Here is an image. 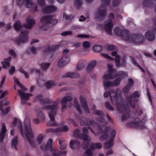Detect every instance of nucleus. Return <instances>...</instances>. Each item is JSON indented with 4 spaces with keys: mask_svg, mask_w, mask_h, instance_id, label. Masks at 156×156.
<instances>
[{
    "mask_svg": "<svg viewBox=\"0 0 156 156\" xmlns=\"http://www.w3.org/2000/svg\"><path fill=\"white\" fill-rule=\"evenodd\" d=\"M76 37L78 38H90V37L89 35L87 34H78L77 35Z\"/></svg>",
    "mask_w": 156,
    "mask_h": 156,
    "instance_id": "obj_49",
    "label": "nucleus"
},
{
    "mask_svg": "<svg viewBox=\"0 0 156 156\" xmlns=\"http://www.w3.org/2000/svg\"><path fill=\"white\" fill-rule=\"evenodd\" d=\"M121 94V91L119 89L117 88L116 92L113 89H111L109 90V93L105 92L104 96L105 98H106L109 96L112 103L115 105L118 111L119 112L124 113L121 118L122 120L124 121L129 117L128 113L129 109L127 106L122 105Z\"/></svg>",
    "mask_w": 156,
    "mask_h": 156,
    "instance_id": "obj_2",
    "label": "nucleus"
},
{
    "mask_svg": "<svg viewBox=\"0 0 156 156\" xmlns=\"http://www.w3.org/2000/svg\"><path fill=\"white\" fill-rule=\"evenodd\" d=\"M81 146L80 143L78 140H71L69 143V146L73 149H76L79 148Z\"/></svg>",
    "mask_w": 156,
    "mask_h": 156,
    "instance_id": "obj_28",
    "label": "nucleus"
},
{
    "mask_svg": "<svg viewBox=\"0 0 156 156\" xmlns=\"http://www.w3.org/2000/svg\"><path fill=\"white\" fill-rule=\"evenodd\" d=\"M64 140L61 138L59 139L58 143L61 150H64L66 147V144L64 143Z\"/></svg>",
    "mask_w": 156,
    "mask_h": 156,
    "instance_id": "obj_35",
    "label": "nucleus"
},
{
    "mask_svg": "<svg viewBox=\"0 0 156 156\" xmlns=\"http://www.w3.org/2000/svg\"><path fill=\"white\" fill-rule=\"evenodd\" d=\"M107 66L108 73L104 74L102 77L103 85L105 90L108 89L110 87L118 86L121 78L127 76V73L122 71H120L117 74H115L116 70L113 68L112 64L108 63Z\"/></svg>",
    "mask_w": 156,
    "mask_h": 156,
    "instance_id": "obj_1",
    "label": "nucleus"
},
{
    "mask_svg": "<svg viewBox=\"0 0 156 156\" xmlns=\"http://www.w3.org/2000/svg\"><path fill=\"white\" fill-rule=\"evenodd\" d=\"M80 103L81 104L82 107L85 112L88 113L89 111L87 106L85 98L83 96H81L80 97Z\"/></svg>",
    "mask_w": 156,
    "mask_h": 156,
    "instance_id": "obj_27",
    "label": "nucleus"
},
{
    "mask_svg": "<svg viewBox=\"0 0 156 156\" xmlns=\"http://www.w3.org/2000/svg\"><path fill=\"white\" fill-rule=\"evenodd\" d=\"M110 0H102L101 5L95 13L94 16L96 19L101 20L106 16L105 7L109 5Z\"/></svg>",
    "mask_w": 156,
    "mask_h": 156,
    "instance_id": "obj_11",
    "label": "nucleus"
},
{
    "mask_svg": "<svg viewBox=\"0 0 156 156\" xmlns=\"http://www.w3.org/2000/svg\"><path fill=\"white\" fill-rule=\"evenodd\" d=\"M82 138L83 142L82 146L84 149H86L88 148L90 143L91 139L90 137H81Z\"/></svg>",
    "mask_w": 156,
    "mask_h": 156,
    "instance_id": "obj_25",
    "label": "nucleus"
},
{
    "mask_svg": "<svg viewBox=\"0 0 156 156\" xmlns=\"http://www.w3.org/2000/svg\"><path fill=\"white\" fill-rule=\"evenodd\" d=\"M130 60L131 62L136 66H138L139 67L140 69H141L143 72H144V70L142 69V68L140 67L138 65V64H137L135 60V59H134L132 57H130Z\"/></svg>",
    "mask_w": 156,
    "mask_h": 156,
    "instance_id": "obj_50",
    "label": "nucleus"
},
{
    "mask_svg": "<svg viewBox=\"0 0 156 156\" xmlns=\"http://www.w3.org/2000/svg\"><path fill=\"white\" fill-rule=\"evenodd\" d=\"M35 100L40 102L43 105V108L44 109L45 108H44V107L46 106H44V105L51 103V100L47 99H43L42 98V96L41 95H39L37 96L35 98ZM46 106H47V105H46Z\"/></svg>",
    "mask_w": 156,
    "mask_h": 156,
    "instance_id": "obj_23",
    "label": "nucleus"
},
{
    "mask_svg": "<svg viewBox=\"0 0 156 156\" xmlns=\"http://www.w3.org/2000/svg\"><path fill=\"white\" fill-rule=\"evenodd\" d=\"M63 18L66 20H70L73 19V16L72 15H67L65 13H64L63 15Z\"/></svg>",
    "mask_w": 156,
    "mask_h": 156,
    "instance_id": "obj_52",
    "label": "nucleus"
},
{
    "mask_svg": "<svg viewBox=\"0 0 156 156\" xmlns=\"http://www.w3.org/2000/svg\"><path fill=\"white\" fill-rule=\"evenodd\" d=\"M112 55L113 56H115V61L117 67H119L120 66H122L123 67H125L126 66V56H124L122 59L121 61V63H120V58L119 56L117 55V52L116 51H113L112 53Z\"/></svg>",
    "mask_w": 156,
    "mask_h": 156,
    "instance_id": "obj_16",
    "label": "nucleus"
},
{
    "mask_svg": "<svg viewBox=\"0 0 156 156\" xmlns=\"http://www.w3.org/2000/svg\"><path fill=\"white\" fill-rule=\"evenodd\" d=\"M69 130V128L67 126H64L59 127L57 129L50 128L46 130V132H52L55 133H58L60 132H66Z\"/></svg>",
    "mask_w": 156,
    "mask_h": 156,
    "instance_id": "obj_20",
    "label": "nucleus"
},
{
    "mask_svg": "<svg viewBox=\"0 0 156 156\" xmlns=\"http://www.w3.org/2000/svg\"><path fill=\"white\" fill-rule=\"evenodd\" d=\"M2 101H0V110H1L2 111V112L3 114H6L9 112L10 109V108L9 107H8L6 108L5 111L3 110V105L2 104Z\"/></svg>",
    "mask_w": 156,
    "mask_h": 156,
    "instance_id": "obj_39",
    "label": "nucleus"
},
{
    "mask_svg": "<svg viewBox=\"0 0 156 156\" xmlns=\"http://www.w3.org/2000/svg\"><path fill=\"white\" fill-rule=\"evenodd\" d=\"M55 85V83L53 81H51L47 82L46 84V87L48 89L51 88L52 86Z\"/></svg>",
    "mask_w": 156,
    "mask_h": 156,
    "instance_id": "obj_44",
    "label": "nucleus"
},
{
    "mask_svg": "<svg viewBox=\"0 0 156 156\" xmlns=\"http://www.w3.org/2000/svg\"><path fill=\"white\" fill-rule=\"evenodd\" d=\"M79 130L78 129H76L75 130H74L73 132V134L74 136H79Z\"/></svg>",
    "mask_w": 156,
    "mask_h": 156,
    "instance_id": "obj_61",
    "label": "nucleus"
},
{
    "mask_svg": "<svg viewBox=\"0 0 156 156\" xmlns=\"http://www.w3.org/2000/svg\"><path fill=\"white\" fill-rule=\"evenodd\" d=\"M26 139L32 147H35V144L34 140H33L34 137H26Z\"/></svg>",
    "mask_w": 156,
    "mask_h": 156,
    "instance_id": "obj_36",
    "label": "nucleus"
},
{
    "mask_svg": "<svg viewBox=\"0 0 156 156\" xmlns=\"http://www.w3.org/2000/svg\"><path fill=\"white\" fill-rule=\"evenodd\" d=\"M50 66L49 63L43 62L41 64V67L43 70H46L48 69Z\"/></svg>",
    "mask_w": 156,
    "mask_h": 156,
    "instance_id": "obj_40",
    "label": "nucleus"
},
{
    "mask_svg": "<svg viewBox=\"0 0 156 156\" xmlns=\"http://www.w3.org/2000/svg\"><path fill=\"white\" fill-rule=\"evenodd\" d=\"M6 76L4 75H2V80L0 84V88H2L3 86L5 79Z\"/></svg>",
    "mask_w": 156,
    "mask_h": 156,
    "instance_id": "obj_57",
    "label": "nucleus"
},
{
    "mask_svg": "<svg viewBox=\"0 0 156 156\" xmlns=\"http://www.w3.org/2000/svg\"><path fill=\"white\" fill-rule=\"evenodd\" d=\"M17 3L20 7L25 5L27 8H31V11L33 12L38 11L39 9L37 5H34L32 0H18Z\"/></svg>",
    "mask_w": 156,
    "mask_h": 156,
    "instance_id": "obj_13",
    "label": "nucleus"
},
{
    "mask_svg": "<svg viewBox=\"0 0 156 156\" xmlns=\"http://www.w3.org/2000/svg\"><path fill=\"white\" fill-rule=\"evenodd\" d=\"M76 119L78 121L80 122L81 125L83 126L85 125L91 126L92 127L94 128V130L97 131L98 133H100L101 129V127L97 123H94L93 120H88L84 122L82 121L84 119V118L83 117H78Z\"/></svg>",
    "mask_w": 156,
    "mask_h": 156,
    "instance_id": "obj_14",
    "label": "nucleus"
},
{
    "mask_svg": "<svg viewBox=\"0 0 156 156\" xmlns=\"http://www.w3.org/2000/svg\"><path fill=\"white\" fill-rule=\"evenodd\" d=\"M37 4L41 7L42 12L45 13L53 12L56 11L57 9L56 6L53 5L45 6L44 0H37Z\"/></svg>",
    "mask_w": 156,
    "mask_h": 156,
    "instance_id": "obj_12",
    "label": "nucleus"
},
{
    "mask_svg": "<svg viewBox=\"0 0 156 156\" xmlns=\"http://www.w3.org/2000/svg\"><path fill=\"white\" fill-rule=\"evenodd\" d=\"M101 54L102 56H103L104 58L106 59L108 61L113 60V59L112 58L105 53H101Z\"/></svg>",
    "mask_w": 156,
    "mask_h": 156,
    "instance_id": "obj_48",
    "label": "nucleus"
},
{
    "mask_svg": "<svg viewBox=\"0 0 156 156\" xmlns=\"http://www.w3.org/2000/svg\"><path fill=\"white\" fill-rule=\"evenodd\" d=\"M93 113L95 115H98L100 116V118L99 119H97V120L99 122H104V120L102 117L101 116L103 115V112L101 111L94 110L93 112Z\"/></svg>",
    "mask_w": 156,
    "mask_h": 156,
    "instance_id": "obj_29",
    "label": "nucleus"
},
{
    "mask_svg": "<svg viewBox=\"0 0 156 156\" xmlns=\"http://www.w3.org/2000/svg\"><path fill=\"white\" fill-rule=\"evenodd\" d=\"M90 128V129L91 131L93 132L94 133V130H93L91 128V127H84L82 129V133L83 134L84 136H86L87 135V134L88 133V129Z\"/></svg>",
    "mask_w": 156,
    "mask_h": 156,
    "instance_id": "obj_37",
    "label": "nucleus"
},
{
    "mask_svg": "<svg viewBox=\"0 0 156 156\" xmlns=\"http://www.w3.org/2000/svg\"><path fill=\"white\" fill-rule=\"evenodd\" d=\"M80 26L79 25H74L72 27V29L73 30H76L80 28Z\"/></svg>",
    "mask_w": 156,
    "mask_h": 156,
    "instance_id": "obj_63",
    "label": "nucleus"
},
{
    "mask_svg": "<svg viewBox=\"0 0 156 156\" xmlns=\"http://www.w3.org/2000/svg\"><path fill=\"white\" fill-rule=\"evenodd\" d=\"M18 143V137H14L12 139L11 142L12 148H14L17 151L18 149L17 147V145Z\"/></svg>",
    "mask_w": 156,
    "mask_h": 156,
    "instance_id": "obj_32",
    "label": "nucleus"
},
{
    "mask_svg": "<svg viewBox=\"0 0 156 156\" xmlns=\"http://www.w3.org/2000/svg\"><path fill=\"white\" fill-rule=\"evenodd\" d=\"M105 106L107 109L109 110L112 111L114 110L113 108L111 106L108 102H106L105 103Z\"/></svg>",
    "mask_w": 156,
    "mask_h": 156,
    "instance_id": "obj_55",
    "label": "nucleus"
},
{
    "mask_svg": "<svg viewBox=\"0 0 156 156\" xmlns=\"http://www.w3.org/2000/svg\"><path fill=\"white\" fill-rule=\"evenodd\" d=\"M54 144L51 139L50 138L47 141L46 144H42L41 146V149L44 151H46L49 149L51 152H52V156H60L61 155L65 154L67 152L66 151H61L56 149H53L52 145Z\"/></svg>",
    "mask_w": 156,
    "mask_h": 156,
    "instance_id": "obj_9",
    "label": "nucleus"
},
{
    "mask_svg": "<svg viewBox=\"0 0 156 156\" xmlns=\"http://www.w3.org/2000/svg\"><path fill=\"white\" fill-rule=\"evenodd\" d=\"M9 54L10 55L12 56L13 58H15L16 56V53L12 49H10L9 51Z\"/></svg>",
    "mask_w": 156,
    "mask_h": 156,
    "instance_id": "obj_56",
    "label": "nucleus"
},
{
    "mask_svg": "<svg viewBox=\"0 0 156 156\" xmlns=\"http://www.w3.org/2000/svg\"><path fill=\"white\" fill-rule=\"evenodd\" d=\"M96 62L95 61H90L87 67V72L88 73L91 72L96 66Z\"/></svg>",
    "mask_w": 156,
    "mask_h": 156,
    "instance_id": "obj_31",
    "label": "nucleus"
},
{
    "mask_svg": "<svg viewBox=\"0 0 156 156\" xmlns=\"http://www.w3.org/2000/svg\"><path fill=\"white\" fill-rule=\"evenodd\" d=\"M26 23L23 26L28 29H31L35 23V21L33 17L30 16H28L26 19Z\"/></svg>",
    "mask_w": 156,
    "mask_h": 156,
    "instance_id": "obj_18",
    "label": "nucleus"
},
{
    "mask_svg": "<svg viewBox=\"0 0 156 156\" xmlns=\"http://www.w3.org/2000/svg\"><path fill=\"white\" fill-rule=\"evenodd\" d=\"M155 31V30H149L145 34L146 38L148 41H152L155 38L154 32Z\"/></svg>",
    "mask_w": 156,
    "mask_h": 156,
    "instance_id": "obj_24",
    "label": "nucleus"
},
{
    "mask_svg": "<svg viewBox=\"0 0 156 156\" xmlns=\"http://www.w3.org/2000/svg\"><path fill=\"white\" fill-rule=\"evenodd\" d=\"M78 75L72 72H68L63 76L62 77L76 78L78 76Z\"/></svg>",
    "mask_w": 156,
    "mask_h": 156,
    "instance_id": "obj_33",
    "label": "nucleus"
},
{
    "mask_svg": "<svg viewBox=\"0 0 156 156\" xmlns=\"http://www.w3.org/2000/svg\"><path fill=\"white\" fill-rule=\"evenodd\" d=\"M133 126L134 127L140 129H143L145 127L144 124L141 122L134 123Z\"/></svg>",
    "mask_w": 156,
    "mask_h": 156,
    "instance_id": "obj_38",
    "label": "nucleus"
},
{
    "mask_svg": "<svg viewBox=\"0 0 156 156\" xmlns=\"http://www.w3.org/2000/svg\"><path fill=\"white\" fill-rule=\"evenodd\" d=\"M114 33L116 35L120 36L124 40L135 44L142 43L145 40L143 36L140 34L130 35L129 31L122 30L119 27L114 28Z\"/></svg>",
    "mask_w": 156,
    "mask_h": 156,
    "instance_id": "obj_3",
    "label": "nucleus"
},
{
    "mask_svg": "<svg viewBox=\"0 0 156 156\" xmlns=\"http://www.w3.org/2000/svg\"><path fill=\"white\" fill-rule=\"evenodd\" d=\"M110 132V129L109 127H106L103 132V134L104 136H108Z\"/></svg>",
    "mask_w": 156,
    "mask_h": 156,
    "instance_id": "obj_45",
    "label": "nucleus"
},
{
    "mask_svg": "<svg viewBox=\"0 0 156 156\" xmlns=\"http://www.w3.org/2000/svg\"><path fill=\"white\" fill-rule=\"evenodd\" d=\"M73 102L74 103V106L75 108H76V109L79 113H81V111L79 105L77 102V100L75 98L74 99Z\"/></svg>",
    "mask_w": 156,
    "mask_h": 156,
    "instance_id": "obj_42",
    "label": "nucleus"
},
{
    "mask_svg": "<svg viewBox=\"0 0 156 156\" xmlns=\"http://www.w3.org/2000/svg\"><path fill=\"white\" fill-rule=\"evenodd\" d=\"M114 19V16L113 14H109L108 16V20L106 21L104 24V26L101 24L97 26V28L100 30H104L108 34H111L112 28L113 26L112 20Z\"/></svg>",
    "mask_w": 156,
    "mask_h": 156,
    "instance_id": "obj_10",
    "label": "nucleus"
},
{
    "mask_svg": "<svg viewBox=\"0 0 156 156\" xmlns=\"http://www.w3.org/2000/svg\"><path fill=\"white\" fill-rule=\"evenodd\" d=\"M15 68L14 66H11L10 68L9 69V73L10 75L13 74L15 72Z\"/></svg>",
    "mask_w": 156,
    "mask_h": 156,
    "instance_id": "obj_54",
    "label": "nucleus"
},
{
    "mask_svg": "<svg viewBox=\"0 0 156 156\" xmlns=\"http://www.w3.org/2000/svg\"><path fill=\"white\" fill-rule=\"evenodd\" d=\"M13 79L15 83L17 84L21 88V90H18V94L21 98V104L22 105L27 104L26 103V101L29 100V97L32 96V94L25 93L26 89L19 82L18 79L16 77H14Z\"/></svg>",
    "mask_w": 156,
    "mask_h": 156,
    "instance_id": "obj_8",
    "label": "nucleus"
},
{
    "mask_svg": "<svg viewBox=\"0 0 156 156\" xmlns=\"http://www.w3.org/2000/svg\"><path fill=\"white\" fill-rule=\"evenodd\" d=\"M115 47L112 45H108L107 47V49L110 50L111 51L115 49Z\"/></svg>",
    "mask_w": 156,
    "mask_h": 156,
    "instance_id": "obj_62",
    "label": "nucleus"
},
{
    "mask_svg": "<svg viewBox=\"0 0 156 156\" xmlns=\"http://www.w3.org/2000/svg\"><path fill=\"white\" fill-rule=\"evenodd\" d=\"M130 87H129L127 85L123 89L122 91L125 93H127L129 90Z\"/></svg>",
    "mask_w": 156,
    "mask_h": 156,
    "instance_id": "obj_60",
    "label": "nucleus"
},
{
    "mask_svg": "<svg viewBox=\"0 0 156 156\" xmlns=\"http://www.w3.org/2000/svg\"><path fill=\"white\" fill-rule=\"evenodd\" d=\"M82 45L83 48H88L90 47V44L89 42L86 41L83 43Z\"/></svg>",
    "mask_w": 156,
    "mask_h": 156,
    "instance_id": "obj_53",
    "label": "nucleus"
},
{
    "mask_svg": "<svg viewBox=\"0 0 156 156\" xmlns=\"http://www.w3.org/2000/svg\"><path fill=\"white\" fill-rule=\"evenodd\" d=\"M44 108L45 109L49 110L48 114L50 119V120L47 123L48 126H57V124L55 121V117L56 115L57 110L58 108L57 104H55L47 106H44Z\"/></svg>",
    "mask_w": 156,
    "mask_h": 156,
    "instance_id": "obj_7",
    "label": "nucleus"
},
{
    "mask_svg": "<svg viewBox=\"0 0 156 156\" xmlns=\"http://www.w3.org/2000/svg\"><path fill=\"white\" fill-rule=\"evenodd\" d=\"M73 99L71 96H66L64 97L61 101L62 105L61 111H63L67 107V103L68 101H71Z\"/></svg>",
    "mask_w": 156,
    "mask_h": 156,
    "instance_id": "obj_22",
    "label": "nucleus"
},
{
    "mask_svg": "<svg viewBox=\"0 0 156 156\" xmlns=\"http://www.w3.org/2000/svg\"><path fill=\"white\" fill-rule=\"evenodd\" d=\"M108 141L105 142L104 144V147L105 149H110L113 145V140L115 137H109Z\"/></svg>",
    "mask_w": 156,
    "mask_h": 156,
    "instance_id": "obj_26",
    "label": "nucleus"
},
{
    "mask_svg": "<svg viewBox=\"0 0 156 156\" xmlns=\"http://www.w3.org/2000/svg\"><path fill=\"white\" fill-rule=\"evenodd\" d=\"M11 59V58L9 57L5 59L3 62H2L3 68L7 69L10 66V62Z\"/></svg>",
    "mask_w": 156,
    "mask_h": 156,
    "instance_id": "obj_30",
    "label": "nucleus"
},
{
    "mask_svg": "<svg viewBox=\"0 0 156 156\" xmlns=\"http://www.w3.org/2000/svg\"><path fill=\"white\" fill-rule=\"evenodd\" d=\"M84 63L82 61L79 62L77 65V70L78 71H80L84 68Z\"/></svg>",
    "mask_w": 156,
    "mask_h": 156,
    "instance_id": "obj_41",
    "label": "nucleus"
},
{
    "mask_svg": "<svg viewBox=\"0 0 156 156\" xmlns=\"http://www.w3.org/2000/svg\"><path fill=\"white\" fill-rule=\"evenodd\" d=\"M133 80L132 78H129L128 80V83L126 85L129 87H131L133 84Z\"/></svg>",
    "mask_w": 156,
    "mask_h": 156,
    "instance_id": "obj_51",
    "label": "nucleus"
},
{
    "mask_svg": "<svg viewBox=\"0 0 156 156\" xmlns=\"http://www.w3.org/2000/svg\"><path fill=\"white\" fill-rule=\"evenodd\" d=\"M7 130L5 126L4 123H3L2 125V128L0 132V136H6Z\"/></svg>",
    "mask_w": 156,
    "mask_h": 156,
    "instance_id": "obj_34",
    "label": "nucleus"
},
{
    "mask_svg": "<svg viewBox=\"0 0 156 156\" xmlns=\"http://www.w3.org/2000/svg\"><path fill=\"white\" fill-rule=\"evenodd\" d=\"M19 71L20 72L22 73L23 74H24V75L25 76V77L26 78H27L28 77V74L25 71H24L22 68H20L19 69Z\"/></svg>",
    "mask_w": 156,
    "mask_h": 156,
    "instance_id": "obj_58",
    "label": "nucleus"
},
{
    "mask_svg": "<svg viewBox=\"0 0 156 156\" xmlns=\"http://www.w3.org/2000/svg\"><path fill=\"white\" fill-rule=\"evenodd\" d=\"M101 46L98 45H96L94 46L93 48V51L96 53L99 52L101 50Z\"/></svg>",
    "mask_w": 156,
    "mask_h": 156,
    "instance_id": "obj_46",
    "label": "nucleus"
},
{
    "mask_svg": "<svg viewBox=\"0 0 156 156\" xmlns=\"http://www.w3.org/2000/svg\"><path fill=\"white\" fill-rule=\"evenodd\" d=\"M23 123L24 128L22 127L21 121L15 118L11 125V127H14L16 126H17L22 136H33L34 135V133L32 129L29 118L28 117L26 118Z\"/></svg>",
    "mask_w": 156,
    "mask_h": 156,
    "instance_id": "obj_4",
    "label": "nucleus"
},
{
    "mask_svg": "<svg viewBox=\"0 0 156 156\" xmlns=\"http://www.w3.org/2000/svg\"><path fill=\"white\" fill-rule=\"evenodd\" d=\"M58 45H54L52 46H47L43 52L44 55H50L53 51L58 49Z\"/></svg>",
    "mask_w": 156,
    "mask_h": 156,
    "instance_id": "obj_19",
    "label": "nucleus"
},
{
    "mask_svg": "<svg viewBox=\"0 0 156 156\" xmlns=\"http://www.w3.org/2000/svg\"><path fill=\"white\" fill-rule=\"evenodd\" d=\"M72 32L70 31H67L62 33L61 34V35L63 36H66L68 35H72Z\"/></svg>",
    "mask_w": 156,
    "mask_h": 156,
    "instance_id": "obj_59",
    "label": "nucleus"
},
{
    "mask_svg": "<svg viewBox=\"0 0 156 156\" xmlns=\"http://www.w3.org/2000/svg\"><path fill=\"white\" fill-rule=\"evenodd\" d=\"M13 28L17 31H20V33L19 37H17L16 39V43L19 46L21 44L24 43L28 40V34L29 31L28 30H22V26L21 22L17 20L13 25Z\"/></svg>",
    "mask_w": 156,
    "mask_h": 156,
    "instance_id": "obj_5",
    "label": "nucleus"
},
{
    "mask_svg": "<svg viewBox=\"0 0 156 156\" xmlns=\"http://www.w3.org/2000/svg\"><path fill=\"white\" fill-rule=\"evenodd\" d=\"M102 147L101 143H92L90 144V148L87 149L85 151L86 156H93L92 151L95 149H99Z\"/></svg>",
    "mask_w": 156,
    "mask_h": 156,
    "instance_id": "obj_17",
    "label": "nucleus"
},
{
    "mask_svg": "<svg viewBox=\"0 0 156 156\" xmlns=\"http://www.w3.org/2000/svg\"><path fill=\"white\" fill-rule=\"evenodd\" d=\"M37 117L41 120H44L45 118L44 115L40 111L37 112Z\"/></svg>",
    "mask_w": 156,
    "mask_h": 156,
    "instance_id": "obj_43",
    "label": "nucleus"
},
{
    "mask_svg": "<svg viewBox=\"0 0 156 156\" xmlns=\"http://www.w3.org/2000/svg\"><path fill=\"white\" fill-rule=\"evenodd\" d=\"M70 59L68 55H63L62 58L58 62V66L62 68L67 64L70 61Z\"/></svg>",
    "mask_w": 156,
    "mask_h": 156,
    "instance_id": "obj_21",
    "label": "nucleus"
},
{
    "mask_svg": "<svg viewBox=\"0 0 156 156\" xmlns=\"http://www.w3.org/2000/svg\"><path fill=\"white\" fill-rule=\"evenodd\" d=\"M74 4L77 8H79L82 4V2L81 0H75L74 1Z\"/></svg>",
    "mask_w": 156,
    "mask_h": 156,
    "instance_id": "obj_47",
    "label": "nucleus"
},
{
    "mask_svg": "<svg viewBox=\"0 0 156 156\" xmlns=\"http://www.w3.org/2000/svg\"><path fill=\"white\" fill-rule=\"evenodd\" d=\"M57 19H54L51 15L43 16L40 19V28L42 30H46L50 27H52L58 22Z\"/></svg>",
    "mask_w": 156,
    "mask_h": 156,
    "instance_id": "obj_6",
    "label": "nucleus"
},
{
    "mask_svg": "<svg viewBox=\"0 0 156 156\" xmlns=\"http://www.w3.org/2000/svg\"><path fill=\"white\" fill-rule=\"evenodd\" d=\"M140 94L139 92L135 91L132 95H126V97L128 105L132 108L135 106V101L134 99L138 98L140 97Z\"/></svg>",
    "mask_w": 156,
    "mask_h": 156,
    "instance_id": "obj_15",
    "label": "nucleus"
},
{
    "mask_svg": "<svg viewBox=\"0 0 156 156\" xmlns=\"http://www.w3.org/2000/svg\"><path fill=\"white\" fill-rule=\"evenodd\" d=\"M30 51L33 54H35L36 52V49L34 47H32L30 49Z\"/></svg>",
    "mask_w": 156,
    "mask_h": 156,
    "instance_id": "obj_64",
    "label": "nucleus"
}]
</instances>
